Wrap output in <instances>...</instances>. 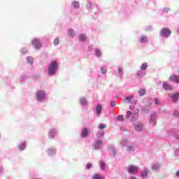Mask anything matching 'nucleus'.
Instances as JSON below:
<instances>
[{
	"label": "nucleus",
	"instance_id": "obj_1",
	"mask_svg": "<svg viewBox=\"0 0 179 179\" xmlns=\"http://www.w3.org/2000/svg\"><path fill=\"white\" fill-rule=\"evenodd\" d=\"M58 71V62L57 61H52L48 68V75L49 76H55Z\"/></svg>",
	"mask_w": 179,
	"mask_h": 179
},
{
	"label": "nucleus",
	"instance_id": "obj_2",
	"mask_svg": "<svg viewBox=\"0 0 179 179\" xmlns=\"http://www.w3.org/2000/svg\"><path fill=\"white\" fill-rule=\"evenodd\" d=\"M36 99L38 103H44L47 99V93L44 90H38L36 93Z\"/></svg>",
	"mask_w": 179,
	"mask_h": 179
},
{
	"label": "nucleus",
	"instance_id": "obj_3",
	"mask_svg": "<svg viewBox=\"0 0 179 179\" xmlns=\"http://www.w3.org/2000/svg\"><path fill=\"white\" fill-rule=\"evenodd\" d=\"M32 45H34L36 50H40L41 47H43V44L41 43V41L38 38H35L31 41Z\"/></svg>",
	"mask_w": 179,
	"mask_h": 179
},
{
	"label": "nucleus",
	"instance_id": "obj_4",
	"mask_svg": "<svg viewBox=\"0 0 179 179\" xmlns=\"http://www.w3.org/2000/svg\"><path fill=\"white\" fill-rule=\"evenodd\" d=\"M103 146V141L100 139H96L92 143V148L94 150H100Z\"/></svg>",
	"mask_w": 179,
	"mask_h": 179
},
{
	"label": "nucleus",
	"instance_id": "obj_5",
	"mask_svg": "<svg viewBox=\"0 0 179 179\" xmlns=\"http://www.w3.org/2000/svg\"><path fill=\"white\" fill-rule=\"evenodd\" d=\"M160 36L161 37H164V38H169V37L171 36V30L167 28H164L160 31Z\"/></svg>",
	"mask_w": 179,
	"mask_h": 179
},
{
	"label": "nucleus",
	"instance_id": "obj_6",
	"mask_svg": "<svg viewBox=\"0 0 179 179\" xmlns=\"http://www.w3.org/2000/svg\"><path fill=\"white\" fill-rule=\"evenodd\" d=\"M134 95H129V96L124 98V103L127 104H136L138 101L136 99H134Z\"/></svg>",
	"mask_w": 179,
	"mask_h": 179
},
{
	"label": "nucleus",
	"instance_id": "obj_7",
	"mask_svg": "<svg viewBox=\"0 0 179 179\" xmlns=\"http://www.w3.org/2000/svg\"><path fill=\"white\" fill-rule=\"evenodd\" d=\"M169 97H170L173 103H177L179 99V93H176V94L171 93L169 94Z\"/></svg>",
	"mask_w": 179,
	"mask_h": 179
},
{
	"label": "nucleus",
	"instance_id": "obj_8",
	"mask_svg": "<svg viewBox=\"0 0 179 179\" xmlns=\"http://www.w3.org/2000/svg\"><path fill=\"white\" fill-rule=\"evenodd\" d=\"M156 117H157V114L153 113L150 115V118L149 120V122L152 127L156 126Z\"/></svg>",
	"mask_w": 179,
	"mask_h": 179
},
{
	"label": "nucleus",
	"instance_id": "obj_9",
	"mask_svg": "<svg viewBox=\"0 0 179 179\" xmlns=\"http://www.w3.org/2000/svg\"><path fill=\"white\" fill-rule=\"evenodd\" d=\"M135 131L137 132H141L142 131V129L143 128V123L141 122H136L134 124Z\"/></svg>",
	"mask_w": 179,
	"mask_h": 179
},
{
	"label": "nucleus",
	"instance_id": "obj_10",
	"mask_svg": "<svg viewBox=\"0 0 179 179\" xmlns=\"http://www.w3.org/2000/svg\"><path fill=\"white\" fill-rule=\"evenodd\" d=\"M141 177L143 179H147L149 178V169L144 168V169L141 173Z\"/></svg>",
	"mask_w": 179,
	"mask_h": 179
},
{
	"label": "nucleus",
	"instance_id": "obj_11",
	"mask_svg": "<svg viewBox=\"0 0 179 179\" xmlns=\"http://www.w3.org/2000/svg\"><path fill=\"white\" fill-rule=\"evenodd\" d=\"M138 166H129L128 167V173H129V174H135V173H138Z\"/></svg>",
	"mask_w": 179,
	"mask_h": 179
},
{
	"label": "nucleus",
	"instance_id": "obj_12",
	"mask_svg": "<svg viewBox=\"0 0 179 179\" xmlns=\"http://www.w3.org/2000/svg\"><path fill=\"white\" fill-rule=\"evenodd\" d=\"M57 131L56 130V129H51L49 131L48 137L50 138V139H54V138H55V136H57Z\"/></svg>",
	"mask_w": 179,
	"mask_h": 179
},
{
	"label": "nucleus",
	"instance_id": "obj_13",
	"mask_svg": "<svg viewBox=\"0 0 179 179\" xmlns=\"http://www.w3.org/2000/svg\"><path fill=\"white\" fill-rule=\"evenodd\" d=\"M80 136L83 138H87V136H89V129L87 128H84L83 129L81 134H80Z\"/></svg>",
	"mask_w": 179,
	"mask_h": 179
},
{
	"label": "nucleus",
	"instance_id": "obj_14",
	"mask_svg": "<svg viewBox=\"0 0 179 179\" xmlns=\"http://www.w3.org/2000/svg\"><path fill=\"white\" fill-rule=\"evenodd\" d=\"M103 111V107L101 104H98L95 106V113L96 115H101V112Z\"/></svg>",
	"mask_w": 179,
	"mask_h": 179
},
{
	"label": "nucleus",
	"instance_id": "obj_15",
	"mask_svg": "<svg viewBox=\"0 0 179 179\" xmlns=\"http://www.w3.org/2000/svg\"><path fill=\"white\" fill-rule=\"evenodd\" d=\"M145 75H146V71H145L144 70H142L141 69L136 73V76L137 78H144V76H145Z\"/></svg>",
	"mask_w": 179,
	"mask_h": 179
},
{
	"label": "nucleus",
	"instance_id": "obj_16",
	"mask_svg": "<svg viewBox=\"0 0 179 179\" xmlns=\"http://www.w3.org/2000/svg\"><path fill=\"white\" fill-rule=\"evenodd\" d=\"M47 153L48 156H55L57 153V150L54 148H50L47 150Z\"/></svg>",
	"mask_w": 179,
	"mask_h": 179
},
{
	"label": "nucleus",
	"instance_id": "obj_17",
	"mask_svg": "<svg viewBox=\"0 0 179 179\" xmlns=\"http://www.w3.org/2000/svg\"><path fill=\"white\" fill-rule=\"evenodd\" d=\"M169 80L175 83H179V76H176V74H172L169 78Z\"/></svg>",
	"mask_w": 179,
	"mask_h": 179
},
{
	"label": "nucleus",
	"instance_id": "obj_18",
	"mask_svg": "<svg viewBox=\"0 0 179 179\" xmlns=\"http://www.w3.org/2000/svg\"><path fill=\"white\" fill-rule=\"evenodd\" d=\"M162 87L164 90H169V91L173 90V87H171V85H170L167 82L163 83Z\"/></svg>",
	"mask_w": 179,
	"mask_h": 179
},
{
	"label": "nucleus",
	"instance_id": "obj_19",
	"mask_svg": "<svg viewBox=\"0 0 179 179\" xmlns=\"http://www.w3.org/2000/svg\"><path fill=\"white\" fill-rule=\"evenodd\" d=\"M94 55L95 57H96V58H101V55H103V53L101 52V50L96 48L94 49Z\"/></svg>",
	"mask_w": 179,
	"mask_h": 179
},
{
	"label": "nucleus",
	"instance_id": "obj_20",
	"mask_svg": "<svg viewBox=\"0 0 179 179\" xmlns=\"http://www.w3.org/2000/svg\"><path fill=\"white\" fill-rule=\"evenodd\" d=\"M68 36L71 38H74V37H76V32L73 29H69Z\"/></svg>",
	"mask_w": 179,
	"mask_h": 179
},
{
	"label": "nucleus",
	"instance_id": "obj_21",
	"mask_svg": "<svg viewBox=\"0 0 179 179\" xmlns=\"http://www.w3.org/2000/svg\"><path fill=\"white\" fill-rule=\"evenodd\" d=\"M139 118V109H136L135 110V113L134 114L131 121H136Z\"/></svg>",
	"mask_w": 179,
	"mask_h": 179
},
{
	"label": "nucleus",
	"instance_id": "obj_22",
	"mask_svg": "<svg viewBox=\"0 0 179 179\" xmlns=\"http://www.w3.org/2000/svg\"><path fill=\"white\" fill-rule=\"evenodd\" d=\"M139 41L141 44H145V43H148V36H142L139 38Z\"/></svg>",
	"mask_w": 179,
	"mask_h": 179
},
{
	"label": "nucleus",
	"instance_id": "obj_23",
	"mask_svg": "<svg viewBox=\"0 0 179 179\" xmlns=\"http://www.w3.org/2000/svg\"><path fill=\"white\" fill-rule=\"evenodd\" d=\"M80 104L83 107H85V106H87V101L86 100V98H80Z\"/></svg>",
	"mask_w": 179,
	"mask_h": 179
},
{
	"label": "nucleus",
	"instance_id": "obj_24",
	"mask_svg": "<svg viewBox=\"0 0 179 179\" xmlns=\"http://www.w3.org/2000/svg\"><path fill=\"white\" fill-rule=\"evenodd\" d=\"M86 8L87 10H93V3L89 0H87Z\"/></svg>",
	"mask_w": 179,
	"mask_h": 179
},
{
	"label": "nucleus",
	"instance_id": "obj_25",
	"mask_svg": "<svg viewBox=\"0 0 179 179\" xmlns=\"http://www.w3.org/2000/svg\"><path fill=\"white\" fill-rule=\"evenodd\" d=\"M104 131H98L96 134L97 139H103L104 138Z\"/></svg>",
	"mask_w": 179,
	"mask_h": 179
},
{
	"label": "nucleus",
	"instance_id": "obj_26",
	"mask_svg": "<svg viewBox=\"0 0 179 179\" xmlns=\"http://www.w3.org/2000/svg\"><path fill=\"white\" fill-rule=\"evenodd\" d=\"M71 6L75 9H79V8H80V5L79 4V1H72L71 2Z\"/></svg>",
	"mask_w": 179,
	"mask_h": 179
},
{
	"label": "nucleus",
	"instance_id": "obj_27",
	"mask_svg": "<svg viewBox=\"0 0 179 179\" xmlns=\"http://www.w3.org/2000/svg\"><path fill=\"white\" fill-rule=\"evenodd\" d=\"M27 76L26 74H22L20 78V82H21V83H23V82H26V80H27Z\"/></svg>",
	"mask_w": 179,
	"mask_h": 179
},
{
	"label": "nucleus",
	"instance_id": "obj_28",
	"mask_svg": "<svg viewBox=\"0 0 179 179\" xmlns=\"http://www.w3.org/2000/svg\"><path fill=\"white\" fill-rule=\"evenodd\" d=\"M19 150L23 151L26 149V142H22L20 145H18Z\"/></svg>",
	"mask_w": 179,
	"mask_h": 179
},
{
	"label": "nucleus",
	"instance_id": "obj_29",
	"mask_svg": "<svg viewBox=\"0 0 179 179\" xmlns=\"http://www.w3.org/2000/svg\"><path fill=\"white\" fill-rule=\"evenodd\" d=\"M159 169H160V165L158 163L152 165V170H153V171H157Z\"/></svg>",
	"mask_w": 179,
	"mask_h": 179
},
{
	"label": "nucleus",
	"instance_id": "obj_30",
	"mask_svg": "<svg viewBox=\"0 0 179 179\" xmlns=\"http://www.w3.org/2000/svg\"><path fill=\"white\" fill-rule=\"evenodd\" d=\"M120 145L122 146V148H125V146H127V145H128V140L127 139H122L120 142Z\"/></svg>",
	"mask_w": 179,
	"mask_h": 179
},
{
	"label": "nucleus",
	"instance_id": "obj_31",
	"mask_svg": "<svg viewBox=\"0 0 179 179\" xmlns=\"http://www.w3.org/2000/svg\"><path fill=\"white\" fill-rule=\"evenodd\" d=\"M92 179H104V176L100 174L96 173L92 176Z\"/></svg>",
	"mask_w": 179,
	"mask_h": 179
},
{
	"label": "nucleus",
	"instance_id": "obj_32",
	"mask_svg": "<svg viewBox=\"0 0 179 179\" xmlns=\"http://www.w3.org/2000/svg\"><path fill=\"white\" fill-rule=\"evenodd\" d=\"M87 38V37L86 36V34H80V36H79L80 41H86Z\"/></svg>",
	"mask_w": 179,
	"mask_h": 179
},
{
	"label": "nucleus",
	"instance_id": "obj_33",
	"mask_svg": "<svg viewBox=\"0 0 179 179\" xmlns=\"http://www.w3.org/2000/svg\"><path fill=\"white\" fill-rule=\"evenodd\" d=\"M146 94V90L145 89H140L138 91V96L142 97V96H145Z\"/></svg>",
	"mask_w": 179,
	"mask_h": 179
},
{
	"label": "nucleus",
	"instance_id": "obj_34",
	"mask_svg": "<svg viewBox=\"0 0 179 179\" xmlns=\"http://www.w3.org/2000/svg\"><path fill=\"white\" fill-rule=\"evenodd\" d=\"M124 71L122 69V67H118V75L121 79H122Z\"/></svg>",
	"mask_w": 179,
	"mask_h": 179
},
{
	"label": "nucleus",
	"instance_id": "obj_35",
	"mask_svg": "<svg viewBox=\"0 0 179 179\" xmlns=\"http://www.w3.org/2000/svg\"><path fill=\"white\" fill-rule=\"evenodd\" d=\"M27 61L28 64H30V65H32V64L34 62V59H33V57H27Z\"/></svg>",
	"mask_w": 179,
	"mask_h": 179
},
{
	"label": "nucleus",
	"instance_id": "obj_36",
	"mask_svg": "<svg viewBox=\"0 0 179 179\" xmlns=\"http://www.w3.org/2000/svg\"><path fill=\"white\" fill-rule=\"evenodd\" d=\"M148 63H143L141 66L140 69L145 71L148 69Z\"/></svg>",
	"mask_w": 179,
	"mask_h": 179
},
{
	"label": "nucleus",
	"instance_id": "obj_37",
	"mask_svg": "<svg viewBox=\"0 0 179 179\" xmlns=\"http://www.w3.org/2000/svg\"><path fill=\"white\" fill-rule=\"evenodd\" d=\"M100 169L103 171L106 170V163L103 161L100 162Z\"/></svg>",
	"mask_w": 179,
	"mask_h": 179
},
{
	"label": "nucleus",
	"instance_id": "obj_38",
	"mask_svg": "<svg viewBox=\"0 0 179 179\" xmlns=\"http://www.w3.org/2000/svg\"><path fill=\"white\" fill-rule=\"evenodd\" d=\"M101 73L106 75L107 73V67L103 66L101 68Z\"/></svg>",
	"mask_w": 179,
	"mask_h": 179
},
{
	"label": "nucleus",
	"instance_id": "obj_39",
	"mask_svg": "<svg viewBox=\"0 0 179 179\" xmlns=\"http://www.w3.org/2000/svg\"><path fill=\"white\" fill-rule=\"evenodd\" d=\"M134 148L133 145H129V146H127V152H134Z\"/></svg>",
	"mask_w": 179,
	"mask_h": 179
},
{
	"label": "nucleus",
	"instance_id": "obj_40",
	"mask_svg": "<svg viewBox=\"0 0 179 179\" xmlns=\"http://www.w3.org/2000/svg\"><path fill=\"white\" fill-rule=\"evenodd\" d=\"M54 45H58L59 44V38H56L53 41Z\"/></svg>",
	"mask_w": 179,
	"mask_h": 179
},
{
	"label": "nucleus",
	"instance_id": "obj_41",
	"mask_svg": "<svg viewBox=\"0 0 179 179\" xmlns=\"http://www.w3.org/2000/svg\"><path fill=\"white\" fill-rule=\"evenodd\" d=\"M122 120H124V116L123 115H118L117 117H116V121H122Z\"/></svg>",
	"mask_w": 179,
	"mask_h": 179
},
{
	"label": "nucleus",
	"instance_id": "obj_42",
	"mask_svg": "<svg viewBox=\"0 0 179 179\" xmlns=\"http://www.w3.org/2000/svg\"><path fill=\"white\" fill-rule=\"evenodd\" d=\"M21 54H27V49L26 48H22L20 50Z\"/></svg>",
	"mask_w": 179,
	"mask_h": 179
},
{
	"label": "nucleus",
	"instance_id": "obj_43",
	"mask_svg": "<svg viewBox=\"0 0 179 179\" xmlns=\"http://www.w3.org/2000/svg\"><path fill=\"white\" fill-rule=\"evenodd\" d=\"M154 101H155V106H159V104H160V102H161L160 100L157 98H155Z\"/></svg>",
	"mask_w": 179,
	"mask_h": 179
},
{
	"label": "nucleus",
	"instance_id": "obj_44",
	"mask_svg": "<svg viewBox=\"0 0 179 179\" xmlns=\"http://www.w3.org/2000/svg\"><path fill=\"white\" fill-rule=\"evenodd\" d=\"M92 167H93V164H92L91 163H88L86 165V169L87 170H90V169H92Z\"/></svg>",
	"mask_w": 179,
	"mask_h": 179
},
{
	"label": "nucleus",
	"instance_id": "obj_45",
	"mask_svg": "<svg viewBox=\"0 0 179 179\" xmlns=\"http://www.w3.org/2000/svg\"><path fill=\"white\" fill-rule=\"evenodd\" d=\"M141 112L145 113H149V109H146L145 107H143L142 109H141Z\"/></svg>",
	"mask_w": 179,
	"mask_h": 179
},
{
	"label": "nucleus",
	"instance_id": "obj_46",
	"mask_svg": "<svg viewBox=\"0 0 179 179\" xmlns=\"http://www.w3.org/2000/svg\"><path fill=\"white\" fill-rule=\"evenodd\" d=\"M169 10H170V8H166V7H164V8H163V9H162V12H163L164 13H167V12H169Z\"/></svg>",
	"mask_w": 179,
	"mask_h": 179
},
{
	"label": "nucleus",
	"instance_id": "obj_47",
	"mask_svg": "<svg viewBox=\"0 0 179 179\" xmlns=\"http://www.w3.org/2000/svg\"><path fill=\"white\" fill-rule=\"evenodd\" d=\"M110 150L112 152V156H115V155H117L115 150L113 147L110 148Z\"/></svg>",
	"mask_w": 179,
	"mask_h": 179
},
{
	"label": "nucleus",
	"instance_id": "obj_48",
	"mask_svg": "<svg viewBox=\"0 0 179 179\" xmlns=\"http://www.w3.org/2000/svg\"><path fill=\"white\" fill-rule=\"evenodd\" d=\"M173 116L174 117H179V110H174Z\"/></svg>",
	"mask_w": 179,
	"mask_h": 179
},
{
	"label": "nucleus",
	"instance_id": "obj_49",
	"mask_svg": "<svg viewBox=\"0 0 179 179\" xmlns=\"http://www.w3.org/2000/svg\"><path fill=\"white\" fill-rule=\"evenodd\" d=\"M99 129H104L106 128V125L104 124H100L99 125Z\"/></svg>",
	"mask_w": 179,
	"mask_h": 179
},
{
	"label": "nucleus",
	"instance_id": "obj_50",
	"mask_svg": "<svg viewBox=\"0 0 179 179\" xmlns=\"http://www.w3.org/2000/svg\"><path fill=\"white\" fill-rule=\"evenodd\" d=\"M174 138L179 140V131L174 134Z\"/></svg>",
	"mask_w": 179,
	"mask_h": 179
},
{
	"label": "nucleus",
	"instance_id": "obj_51",
	"mask_svg": "<svg viewBox=\"0 0 179 179\" xmlns=\"http://www.w3.org/2000/svg\"><path fill=\"white\" fill-rule=\"evenodd\" d=\"M174 155H175V156H179V150L178 149H176L174 150Z\"/></svg>",
	"mask_w": 179,
	"mask_h": 179
},
{
	"label": "nucleus",
	"instance_id": "obj_52",
	"mask_svg": "<svg viewBox=\"0 0 179 179\" xmlns=\"http://www.w3.org/2000/svg\"><path fill=\"white\" fill-rule=\"evenodd\" d=\"M131 114H132V112H131L130 110H128L127 112V118H129V117H131Z\"/></svg>",
	"mask_w": 179,
	"mask_h": 179
},
{
	"label": "nucleus",
	"instance_id": "obj_53",
	"mask_svg": "<svg viewBox=\"0 0 179 179\" xmlns=\"http://www.w3.org/2000/svg\"><path fill=\"white\" fill-rule=\"evenodd\" d=\"M115 104H116L115 101H113L110 103L111 107H115Z\"/></svg>",
	"mask_w": 179,
	"mask_h": 179
},
{
	"label": "nucleus",
	"instance_id": "obj_54",
	"mask_svg": "<svg viewBox=\"0 0 179 179\" xmlns=\"http://www.w3.org/2000/svg\"><path fill=\"white\" fill-rule=\"evenodd\" d=\"M2 173H3V168L0 166V174H2Z\"/></svg>",
	"mask_w": 179,
	"mask_h": 179
},
{
	"label": "nucleus",
	"instance_id": "obj_55",
	"mask_svg": "<svg viewBox=\"0 0 179 179\" xmlns=\"http://www.w3.org/2000/svg\"><path fill=\"white\" fill-rule=\"evenodd\" d=\"M146 30H148V31L152 30V26L148 27L146 28Z\"/></svg>",
	"mask_w": 179,
	"mask_h": 179
},
{
	"label": "nucleus",
	"instance_id": "obj_56",
	"mask_svg": "<svg viewBox=\"0 0 179 179\" xmlns=\"http://www.w3.org/2000/svg\"><path fill=\"white\" fill-rule=\"evenodd\" d=\"M176 176L177 177H179V171H178L176 173Z\"/></svg>",
	"mask_w": 179,
	"mask_h": 179
},
{
	"label": "nucleus",
	"instance_id": "obj_57",
	"mask_svg": "<svg viewBox=\"0 0 179 179\" xmlns=\"http://www.w3.org/2000/svg\"><path fill=\"white\" fill-rule=\"evenodd\" d=\"M177 31H178V34H179V28L178 29Z\"/></svg>",
	"mask_w": 179,
	"mask_h": 179
},
{
	"label": "nucleus",
	"instance_id": "obj_58",
	"mask_svg": "<svg viewBox=\"0 0 179 179\" xmlns=\"http://www.w3.org/2000/svg\"><path fill=\"white\" fill-rule=\"evenodd\" d=\"M158 83H162V81H159Z\"/></svg>",
	"mask_w": 179,
	"mask_h": 179
},
{
	"label": "nucleus",
	"instance_id": "obj_59",
	"mask_svg": "<svg viewBox=\"0 0 179 179\" xmlns=\"http://www.w3.org/2000/svg\"><path fill=\"white\" fill-rule=\"evenodd\" d=\"M0 138H1V134H0Z\"/></svg>",
	"mask_w": 179,
	"mask_h": 179
}]
</instances>
